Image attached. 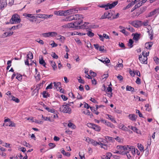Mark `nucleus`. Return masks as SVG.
I'll list each match as a JSON object with an SVG mask.
<instances>
[{
  "mask_svg": "<svg viewBox=\"0 0 159 159\" xmlns=\"http://www.w3.org/2000/svg\"><path fill=\"white\" fill-rule=\"evenodd\" d=\"M81 20V21L80 22H75L74 23H69L63 25V27L73 28V30H76L79 29H86V26L85 25V24H88L89 23L86 22L83 24V22L82 21V20Z\"/></svg>",
  "mask_w": 159,
  "mask_h": 159,
  "instance_id": "f257e3e1",
  "label": "nucleus"
},
{
  "mask_svg": "<svg viewBox=\"0 0 159 159\" xmlns=\"http://www.w3.org/2000/svg\"><path fill=\"white\" fill-rule=\"evenodd\" d=\"M74 102H69L68 103H66V105H63L60 108L59 110L61 111L64 113H68L70 114L71 113V110L68 106H70V103L73 104Z\"/></svg>",
  "mask_w": 159,
  "mask_h": 159,
  "instance_id": "f03ea898",
  "label": "nucleus"
},
{
  "mask_svg": "<svg viewBox=\"0 0 159 159\" xmlns=\"http://www.w3.org/2000/svg\"><path fill=\"white\" fill-rule=\"evenodd\" d=\"M19 16L17 14H15L12 15V17L10 20V23L11 24L20 23L21 19L19 18Z\"/></svg>",
  "mask_w": 159,
  "mask_h": 159,
  "instance_id": "7ed1b4c3",
  "label": "nucleus"
},
{
  "mask_svg": "<svg viewBox=\"0 0 159 159\" xmlns=\"http://www.w3.org/2000/svg\"><path fill=\"white\" fill-rule=\"evenodd\" d=\"M57 113V111L55 109H50V122L54 121V119L58 118Z\"/></svg>",
  "mask_w": 159,
  "mask_h": 159,
  "instance_id": "20e7f679",
  "label": "nucleus"
},
{
  "mask_svg": "<svg viewBox=\"0 0 159 159\" xmlns=\"http://www.w3.org/2000/svg\"><path fill=\"white\" fill-rule=\"evenodd\" d=\"M147 57L144 55L143 57L141 54L139 56V60L142 63L147 64Z\"/></svg>",
  "mask_w": 159,
  "mask_h": 159,
  "instance_id": "39448f33",
  "label": "nucleus"
},
{
  "mask_svg": "<svg viewBox=\"0 0 159 159\" xmlns=\"http://www.w3.org/2000/svg\"><path fill=\"white\" fill-rule=\"evenodd\" d=\"M159 13V9H156L153 11L150 12L146 16L147 18L153 16Z\"/></svg>",
  "mask_w": 159,
  "mask_h": 159,
  "instance_id": "423d86ee",
  "label": "nucleus"
},
{
  "mask_svg": "<svg viewBox=\"0 0 159 159\" xmlns=\"http://www.w3.org/2000/svg\"><path fill=\"white\" fill-rule=\"evenodd\" d=\"M132 25L135 27L138 28L142 25V21L140 20H134L132 23Z\"/></svg>",
  "mask_w": 159,
  "mask_h": 159,
  "instance_id": "0eeeda50",
  "label": "nucleus"
},
{
  "mask_svg": "<svg viewBox=\"0 0 159 159\" xmlns=\"http://www.w3.org/2000/svg\"><path fill=\"white\" fill-rule=\"evenodd\" d=\"M7 6L6 0H0V9L2 10Z\"/></svg>",
  "mask_w": 159,
  "mask_h": 159,
  "instance_id": "6e6552de",
  "label": "nucleus"
},
{
  "mask_svg": "<svg viewBox=\"0 0 159 159\" xmlns=\"http://www.w3.org/2000/svg\"><path fill=\"white\" fill-rule=\"evenodd\" d=\"M100 121L103 122V123L105 124L108 126L110 127L111 128L114 127V126L113 124H111L109 122L107 121L106 120L102 119L100 120Z\"/></svg>",
  "mask_w": 159,
  "mask_h": 159,
  "instance_id": "1a4fd4ad",
  "label": "nucleus"
},
{
  "mask_svg": "<svg viewBox=\"0 0 159 159\" xmlns=\"http://www.w3.org/2000/svg\"><path fill=\"white\" fill-rule=\"evenodd\" d=\"M140 34L137 33L133 34L132 35H134L133 39L136 41H138L140 39Z\"/></svg>",
  "mask_w": 159,
  "mask_h": 159,
  "instance_id": "9d476101",
  "label": "nucleus"
},
{
  "mask_svg": "<svg viewBox=\"0 0 159 159\" xmlns=\"http://www.w3.org/2000/svg\"><path fill=\"white\" fill-rule=\"evenodd\" d=\"M74 20H77L81 19V18H83V16L80 14H75L73 15Z\"/></svg>",
  "mask_w": 159,
  "mask_h": 159,
  "instance_id": "9b49d317",
  "label": "nucleus"
},
{
  "mask_svg": "<svg viewBox=\"0 0 159 159\" xmlns=\"http://www.w3.org/2000/svg\"><path fill=\"white\" fill-rule=\"evenodd\" d=\"M125 150H127V152H131L132 153H133V150L134 148L133 147H129V146H127L126 147L125 146Z\"/></svg>",
  "mask_w": 159,
  "mask_h": 159,
  "instance_id": "f8f14e48",
  "label": "nucleus"
},
{
  "mask_svg": "<svg viewBox=\"0 0 159 159\" xmlns=\"http://www.w3.org/2000/svg\"><path fill=\"white\" fill-rule=\"evenodd\" d=\"M153 43L152 42H147L145 44V47L147 49H150V48L152 47Z\"/></svg>",
  "mask_w": 159,
  "mask_h": 159,
  "instance_id": "ddd939ff",
  "label": "nucleus"
},
{
  "mask_svg": "<svg viewBox=\"0 0 159 159\" xmlns=\"http://www.w3.org/2000/svg\"><path fill=\"white\" fill-rule=\"evenodd\" d=\"M54 84V89H56L57 90H58L59 89H60L61 88V83L60 82H57V83H56V82H54L53 83Z\"/></svg>",
  "mask_w": 159,
  "mask_h": 159,
  "instance_id": "4468645a",
  "label": "nucleus"
},
{
  "mask_svg": "<svg viewBox=\"0 0 159 159\" xmlns=\"http://www.w3.org/2000/svg\"><path fill=\"white\" fill-rule=\"evenodd\" d=\"M137 2L135 0L134 1H132L131 3H129L127 6L125 7V9H128L130 7H132L133 5H134Z\"/></svg>",
  "mask_w": 159,
  "mask_h": 159,
  "instance_id": "2eb2a0df",
  "label": "nucleus"
},
{
  "mask_svg": "<svg viewBox=\"0 0 159 159\" xmlns=\"http://www.w3.org/2000/svg\"><path fill=\"white\" fill-rule=\"evenodd\" d=\"M88 138L90 143L93 145L95 146L97 144L99 145V143H100V142H97L93 139H90L89 138Z\"/></svg>",
  "mask_w": 159,
  "mask_h": 159,
  "instance_id": "dca6fc26",
  "label": "nucleus"
},
{
  "mask_svg": "<svg viewBox=\"0 0 159 159\" xmlns=\"http://www.w3.org/2000/svg\"><path fill=\"white\" fill-rule=\"evenodd\" d=\"M74 20L73 15L67 17L65 19H63V21H67Z\"/></svg>",
  "mask_w": 159,
  "mask_h": 159,
  "instance_id": "f3484780",
  "label": "nucleus"
},
{
  "mask_svg": "<svg viewBox=\"0 0 159 159\" xmlns=\"http://www.w3.org/2000/svg\"><path fill=\"white\" fill-rule=\"evenodd\" d=\"M128 116L129 119L132 121H135L136 119L135 115L134 114H129Z\"/></svg>",
  "mask_w": 159,
  "mask_h": 159,
  "instance_id": "a211bd4d",
  "label": "nucleus"
},
{
  "mask_svg": "<svg viewBox=\"0 0 159 159\" xmlns=\"http://www.w3.org/2000/svg\"><path fill=\"white\" fill-rule=\"evenodd\" d=\"M34 77L35 79V81L36 82L39 81L40 80L41 76L39 72H38L36 75H35Z\"/></svg>",
  "mask_w": 159,
  "mask_h": 159,
  "instance_id": "6ab92c4d",
  "label": "nucleus"
},
{
  "mask_svg": "<svg viewBox=\"0 0 159 159\" xmlns=\"http://www.w3.org/2000/svg\"><path fill=\"white\" fill-rule=\"evenodd\" d=\"M67 11H68V12L69 14H71L73 13H75L77 12L78 11V10H76L75 8V9H70L69 10H67Z\"/></svg>",
  "mask_w": 159,
  "mask_h": 159,
  "instance_id": "aec40b11",
  "label": "nucleus"
},
{
  "mask_svg": "<svg viewBox=\"0 0 159 159\" xmlns=\"http://www.w3.org/2000/svg\"><path fill=\"white\" fill-rule=\"evenodd\" d=\"M93 129L95 130V131H99L101 130V127L98 125H96L95 124L93 125Z\"/></svg>",
  "mask_w": 159,
  "mask_h": 159,
  "instance_id": "412c9836",
  "label": "nucleus"
},
{
  "mask_svg": "<svg viewBox=\"0 0 159 159\" xmlns=\"http://www.w3.org/2000/svg\"><path fill=\"white\" fill-rule=\"evenodd\" d=\"M39 63L40 64L43 66L44 67H46V64L44 61L43 60V58H42L41 59H39Z\"/></svg>",
  "mask_w": 159,
  "mask_h": 159,
  "instance_id": "4be33fe9",
  "label": "nucleus"
},
{
  "mask_svg": "<svg viewBox=\"0 0 159 159\" xmlns=\"http://www.w3.org/2000/svg\"><path fill=\"white\" fill-rule=\"evenodd\" d=\"M27 58L30 59H32L33 58V55L32 52L30 51L27 55Z\"/></svg>",
  "mask_w": 159,
  "mask_h": 159,
  "instance_id": "5701e85b",
  "label": "nucleus"
},
{
  "mask_svg": "<svg viewBox=\"0 0 159 159\" xmlns=\"http://www.w3.org/2000/svg\"><path fill=\"white\" fill-rule=\"evenodd\" d=\"M39 90L35 88L32 92L31 96H33L34 95H35V96L38 95L39 93Z\"/></svg>",
  "mask_w": 159,
  "mask_h": 159,
  "instance_id": "b1692460",
  "label": "nucleus"
},
{
  "mask_svg": "<svg viewBox=\"0 0 159 159\" xmlns=\"http://www.w3.org/2000/svg\"><path fill=\"white\" fill-rule=\"evenodd\" d=\"M105 138L107 141H109L113 142L114 141V139L112 137L107 136L105 137Z\"/></svg>",
  "mask_w": 159,
  "mask_h": 159,
  "instance_id": "393cba45",
  "label": "nucleus"
},
{
  "mask_svg": "<svg viewBox=\"0 0 159 159\" xmlns=\"http://www.w3.org/2000/svg\"><path fill=\"white\" fill-rule=\"evenodd\" d=\"M99 145L101 146L102 148H103L105 150L107 149L108 146L106 144H104L103 143H101L100 142V143Z\"/></svg>",
  "mask_w": 159,
  "mask_h": 159,
  "instance_id": "a878e982",
  "label": "nucleus"
},
{
  "mask_svg": "<svg viewBox=\"0 0 159 159\" xmlns=\"http://www.w3.org/2000/svg\"><path fill=\"white\" fill-rule=\"evenodd\" d=\"M126 90L127 91H130L132 92H134V88L131 86H129L128 85L126 87Z\"/></svg>",
  "mask_w": 159,
  "mask_h": 159,
  "instance_id": "bb28decb",
  "label": "nucleus"
},
{
  "mask_svg": "<svg viewBox=\"0 0 159 159\" xmlns=\"http://www.w3.org/2000/svg\"><path fill=\"white\" fill-rule=\"evenodd\" d=\"M11 97L12 98L11 100H13L16 103H19L20 102V100L18 98L13 96H11Z\"/></svg>",
  "mask_w": 159,
  "mask_h": 159,
  "instance_id": "cd10ccee",
  "label": "nucleus"
},
{
  "mask_svg": "<svg viewBox=\"0 0 159 159\" xmlns=\"http://www.w3.org/2000/svg\"><path fill=\"white\" fill-rule=\"evenodd\" d=\"M50 64H52V67L54 70H55L57 69V67L55 62H53L52 61H50Z\"/></svg>",
  "mask_w": 159,
  "mask_h": 159,
  "instance_id": "c85d7f7f",
  "label": "nucleus"
},
{
  "mask_svg": "<svg viewBox=\"0 0 159 159\" xmlns=\"http://www.w3.org/2000/svg\"><path fill=\"white\" fill-rule=\"evenodd\" d=\"M17 75L16 76V78L19 81L21 80L22 79V75L18 73H17Z\"/></svg>",
  "mask_w": 159,
  "mask_h": 159,
  "instance_id": "c756f323",
  "label": "nucleus"
},
{
  "mask_svg": "<svg viewBox=\"0 0 159 159\" xmlns=\"http://www.w3.org/2000/svg\"><path fill=\"white\" fill-rule=\"evenodd\" d=\"M61 152L63 154L67 157H69L70 155V154L69 152H66L64 150H62Z\"/></svg>",
  "mask_w": 159,
  "mask_h": 159,
  "instance_id": "7c9ffc66",
  "label": "nucleus"
},
{
  "mask_svg": "<svg viewBox=\"0 0 159 159\" xmlns=\"http://www.w3.org/2000/svg\"><path fill=\"white\" fill-rule=\"evenodd\" d=\"M107 116L108 118L109 119L111 120L112 122H113L114 123H116V121L114 119V118H112V116L111 115L109 114H107Z\"/></svg>",
  "mask_w": 159,
  "mask_h": 159,
  "instance_id": "2f4dec72",
  "label": "nucleus"
},
{
  "mask_svg": "<svg viewBox=\"0 0 159 159\" xmlns=\"http://www.w3.org/2000/svg\"><path fill=\"white\" fill-rule=\"evenodd\" d=\"M43 97L44 98H47L49 96V94L46 91H44L43 93Z\"/></svg>",
  "mask_w": 159,
  "mask_h": 159,
  "instance_id": "473e14b6",
  "label": "nucleus"
},
{
  "mask_svg": "<svg viewBox=\"0 0 159 159\" xmlns=\"http://www.w3.org/2000/svg\"><path fill=\"white\" fill-rule=\"evenodd\" d=\"M88 36L90 37H92L94 36V34L91 31H89L86 34Z\"/></svg>",
  "mask_w": 159,
  "mask_h": 159,
  "instance_id": "72a5a7b5",
  "label": "nucleus"
},
{
  "mask_svg": "<svg viewBox=\"0 0 159 159\" xmlns=\"http://www.w3.org/2000/svg\"><path fill=\"white\" fill-rule=\"evenodd\" d=\"M120 31L124 34L126 36H128L129 34V33L126 31L125 29H123L121 30H120Z\"/></svg>",
  "mask_w": 159,
  "mask_h": 159,
  "instance_id": "f704fd0d",
  "label": "nucleus"
},
{
  "mask_svg": "<svg viewBox=\"0 0 159 159\" xmlns=\"http://www.w3.org/2000/svg\"><path fill=\"white\" fill-rule=\"evenodd\" d=\"M108 18V16L107 15V13H106V12H105L104 14L102 16H101V17L100 18V19H103L105 18Z\"/></svg>",
  "mask_w": 159,
  "mask_h": 159,
  "instance_id": "c9c22d12",
  "label": "nucleus"
},
{
  "mask_svg": "<svg viewBox=\"0 0 159 159\" xmlns=\"http://www.w3.org/2000/svg\"><path fill=\"white\" fill-rule=\"evenodd\" d=\"M123 154H126L127 156V158L128 159H130L131 157L129 154V152H124Z\"/></svg>",
  "mask_w": 159,
  "mask_h": 159,
  "instance_id": "e433bc0d",
  "label": "nucleus"
},
{
  "mask_svg": "<svg viewBox=\"0 0 159 159\" xmlns=\"http://www.w3.org/2000/svg\"><path fill=\"white\" fill-rule=\"evenodd\" d=\"M133 41L132 39H130L129 40V46L130 47L132 48L133 47Z\"/></svg>",
  "mask_w": 159,
  "mask_h": 159,
  "instance_id": "4c0bfd02",
  "label": "nucleus"
},
{
  "mask_svg": "<svg viewBox=\"0 0 159 159\" xmlns=\"http://www.w3.org/2000/svg\"><path fill=\"white\" fill-rule=\"evenodd\" d=\"M68 126L69 127L72 128L74 129L75 126L72 123L70 122L68 124Z\"/></svg>",
  "mask_w": 159,
  "mask_h": 159,
  "instance_id": "58836bf2",
  "label": "nucleus"
},
{
  "mask_svg": "<svg viewBox=\"0 0 159 159\" xmlns=\"http://www.w3.org/2000/svg\"><path fill=\"white\" fill-rule=\"evenodd\" d=\"M23 145L27 147L30 148L31 146L29 143H27L26 141H24L23 142Z\"/></svg>",
  "mask_w": 159,
  "mask_h": 159,
  "instance_id": "ea45409f",
  "label": "nucleus"
},
{
  "mask_svg": "<svg viewBox=\"0 0 159 159\" xmlns=\"http://www.w3.org/2000/svg\"><path fill=\"white\" fill-rule=\"evenodd\" d=\"M153 59L155 62L157 64H158L159 63V58H158L157 57H154L153 58Z\"/></svg>",
  "mask_w": 159,
  "mask_h": 159,
  "instance_id": "a19ab883",
  "label": "nucleus"
},
{
  "mask_svg": "<svg viewBox=\"0 0 159 159\" xmlns=\"http://www.w3.org/2000/svg\"><path fill=\"white\" fill-rule=\"evenodd\" d=\"M57 35V34L56 32H50V37H55Z\"/></svg>",
  "mask_w": 159,
  "mask_h": 159,
  "instance_id": "79ce46f5",
  "label": "nucleus"
},
{
  "mask_svg": "<svg viewBox=\"0 0 159 159\" xmlns=\"http://www.w3.org/2000/svg\"><path fill=\"white\" fill-rule=\"evenodd\" d=\"M98 6L99 7H100L105 8V10H107L108 9V8L107 7V5L102 4V5H100V6L99 5Z\"/></svg>",
  "mask_w": 159,
  "mask_h": 159,
  "instance_id": "37998d69",
  "label": "nucleus"
},
{
  "mask_svg": "<svg viewBox=\"0 0 159 159\" xmlns=\"http://www.w3.org/2000/svg\"><path fill=\"white\" fill-rule=\"evenodd\" d=\"M118 149L124 150H125V146L121 145H118L116 147Z\"/></svg>",
  "mask_w": 159,
  "mask_h": 159,
  "instance_id": "c03bdc74",
  "label": "nucleus"
},
{
  "mask_svg": "<svg viewBox=\"0 0 159 159\" xmlns=\"http://www.w3.org/2000/svg\"><path fill=\"white\" fill-rule=\"evenodd\" d=\"M51 56L54 58L57 59L58 58V56H57V55L54 52H52Z\"/></svg>",
  "mask_w": 159,
  "mask_h": 159,
  "instance_id": "a18cd8bd",
  "label": "nucleus"
},
{
  "mask_svg": "<svg viewBox=\"0 0 159 159\" xmlns=\"http://www.w3.org/2000/svg\"><path fill=\"white\" fill-rule=\"evenodd\" d=\"M114 7V6L113 5V4L112 3H108L107 4V7L108 8V9H111Z\"/></svg>",
  "mask_w": 159,
  "mask_h": 159,
  "instance_id": "49530a36",
  "label": "nucleus"
},
{
  "mask_svg": "<svg viewBox=\"0 0 159 159\" xmlns=\"http://www.w3.org/2000/svg\"><path fill=\"white\" fill-rule=\"evenodd\" d=\"M125 29L129 30V31L131 32H135V30L133 28H128V27H126L125 28Z\"/></svg>",
  "mask_w": 159,
  "mask_h": 159,
  "instance_id": "de8ad7c7",
  "label": "nucleus"
},
{
  "mask_svg": "<svg viewBox=\"0 0 159 159\" xmlns=\"http://www.w3.org/2000/svg\"><path fill=\"white\" fill-rule=\"evenodd\" d=\"M43 87L42 85L40 83L37 84L36 85V89H37L38 90L40 89Z\"/></svg>",
  "mask_w": 159,
  "mask_h": 159,
  "instance_id": "09e8293b",
  "label": "nucleus"
},
{
  "mask_svg": "<svg viewBox=\"0 0 159 159\" xmlns=\"http://www.w3.org/2000/svg\"><path fill=\"white\" fill-rule=\"evenodd\" d=\"M42 35L44 37H49L50 36V32L47 33H43L42 34Z\"/></svg>",
  "mask_w": 159,
  "mask_h": 159,
  "instance_id": "8fccbe9b",
  "label": "nucleus"
},
{
  "mask_svg": "<svg viewBox=\"0 0 159 159\" xmlns=\"http://www.w3.org/2000/svg\"><path fill=\"white\" fill-rule=\"evenodd\" d=\"M51 42H52V43L50 45L52 46V48L56 47L57 46V44L55 43L54 41H52Z\"/></svg>",
  "mask_w": 159,
  "mask_h": 159,
  "instance_id": "3c124183",
  "label": "nucleus"
},
{
  "mask_svg": "<svg viewBox=\"0 0 159 159\" xmlns=\"http://www.w3.org/2000/svg\"><path fill=\"white\" fill-rule=\"evenodd\" d=\"M26 15L25 16L26 17H28L30 18H33L34 17L33 15L32 14H26Z\"/></svg>",
  "mask_w": 159,
  "mask_h": 159,
  "instance_id": "603ef678",
  "label": "nucleus"
},
{
  "mask_svg": "<svg viewBox=\"0 0 159 159\" xmlns=\"http://www.w3.org/2000/svg\"><path fill=\"white\" fill-rule=\"evenodd\" d=\"M136 112L138 114L139 116L140 117H143V115L141 113L140 111L138 110H136Z\"/></svg>",
  "mask_w": 159,
  "mask_h": 159,
  "instance_id": "864d4df0",
  "label": "nucleus"
},
{
  "mask_svg": "<svg viewBox=\"0 0 159 159\" xmlns=\"http://www.w3.org/2000/svg\"><path fill=\"white\" fill-rule=\"evenodd\" d=\"M75 42L79 44H81V42L80 39L78 38H76L75 39Z\"/></svg>",
  "mask_w": 159,
  "mask_h": 159,
  "instance_id": "5fc2aeb1",
  "label": "nucleus"
},
{
  "mask_svg": "<svg viewBox=\"0 0 159 159\" xmlns=\"http://www.w3.org/2000/svg\"><path fill=\"white\" fill-rule=\"evenodd\" d=\"M104 61L105 64H108L110 62V60L107 57H106L105 59V58Z\"/></svg>",
  "mask_w": 159,
  "mask_h": 159,
  "instance_id": "6e6d98bb",
  "label": "nucleus"
},
{
  "mask_svg": "<svg viewBox=\"0 0 159 159\" xmlns=\"http://www.w3.org/2000/svg\"><path fill=\"white\" fill-rule=\"evenodd\" d=\"M42 116L45 120H50V117L47 116H43L42 115Z\"/></svg>",
  "mask_w": 159,
  "mask_h": 159,
  "instance_id": "4d7b16f0",
  "label": "nucleus"
},
{
  "mask_svg": "<svg viewBox=\"0 0 159 159\" xmlns=\"http://www.w3.org/2000/svg\"><path fill=\"white\" fill-rule=\"evenodd\" d=\"M36 41L41 44H44L43 41L42 40H41L39 39H37Z\"/></svg>",
  "mask_w": 159,
  "mask_h": 159,
  "instance_id": "13d9d810",
  "label": "nucleus"
},
{
  "mask_svg": "<svg viewBox=\"0 0 159 159\" xmlns=\"http://www.w3.org/2000/svg\"><path fill=\"white\" fill-rule=\"evenodd\" d=\"M59 36L60 37L59 39L62 42L64 41L65 40V38L64 37L61 36V35H60Z\"/></svg>",
  "mask_w": 159,
  "mask_h": 159,
  "instance_id": "bf43d9fd",
  "label": "nucleus"
},
{
  "mask_svg": "<svg viewBox=\"0 0 159 159\" xmlns=\"http://www.w3.org/2000/svg\"><path fill=\"white\" fill-rule=\"evenodd\" d=\"M112 91V89L111 87L109 86L107 89L106 91L111 93Z\"/></svg>",
  "mask_w": 159,
  "mask_h": 159,
  "instance_id": "052dcab7",
  "label": "nucleus"
},
{
  "mask_svg": "<svg viewBox=\"0 0 159 159\" xmlns=\"http://www.w3.org/2000/svg\"><path fill=\"white\" fill-rule=\"evenodd\" d=\"M103 37L104 38H105L106 39H110L109 36L108 35H107V34H103Z\"/></svg>",
  "mask_w": 159,
  "mask_h": 159,
  "instance_id": "680f3d73",
  "label": "nucleus"
},
{
  "mask_svg": "<svg viewBox=\"0 0 159 159\" xmlns=\"http://www.w3.org/2000/svg\"><path fill=\"white\" fill-rule=\"evenodd\" d=\"M98 35L99 36L100 40L102 41H103L104 40V39L103 37V35H102L101 34H98Z\"/></svg>",
  "mask_w": 159,
  "mask_h": 159,
  "instance_id": "e2e57ef3",
  "label": "nucleus"
},
{
  "mask_svg": "<svg viewBox=\"0 0 159 159\" xmlns=\"http://www.w3.org/2000/svg\"><path fill=\"white\" fill-rule=\"evenodd\" d=\"M90 73L91 75L92 76H93V77H95L97 75V74L96 73L92 71L91 70L90 71Z\"/></svg>",
  "mask_w": 159,
  "mask_h": 159,
  "instance_id": "0e129e2a",
  "label": "nucleus"
},
{
  "mask_svg": "<svg viewBox=\"0 0 159 159\" xmlns=\"http://www.w3.org/2000/svg\"><path fill=\"white\" fill-rule=\"evenodd\" d=\"M131 129L135 132H136L137 133H138V132L137 131L138 130V129L135 127H131Z\"/></svg>",
  "mask_w": 159,
  "mask_h": 159,
  "instance_id": "69168bd1",
  "label": "nucleus"
},
{
  "mask_svg": "<svg viewBox=\"0 0 159 159\" xmlns=\"http://www.w3.org/2000/svg\"><path fill=\"white\" fill-rule=\"evenodd\" d=\"M61 97L64 101H66L68 99L64 95H62Z\"/></svg>",
  "mask_w": 159,
  "mask_h": 159,
  "instance_id": "338daca9",
  "label": "nucleus"
},
{
  "mask_svg": "<svg viewBox=\"0 0 159 159\" xmlns=\"http://www.w3.org/2000/svg\"><path fill=\"white\" fill-rule=\"evenodd\" d=\"M117 78L119 79L120 81H121L123 80V77L120 75H119L117 76Z\"/></svg>",
  "mask_w": 159,
  "mask_h": 159,
  "instance_id": "774afa93",
  "label": "nucleus"
}]
</instances>
